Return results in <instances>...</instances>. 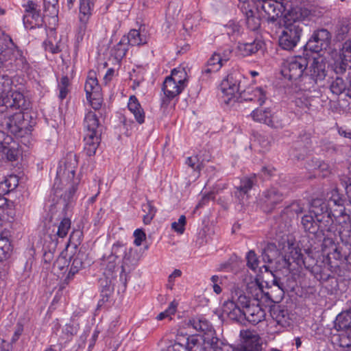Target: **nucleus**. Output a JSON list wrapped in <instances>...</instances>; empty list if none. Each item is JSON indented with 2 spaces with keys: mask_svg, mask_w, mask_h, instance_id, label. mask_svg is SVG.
<instances>
[{
  "mask_svg": "<svg viewBox=\"0 0 351 351\" xmlns=\"http://www.w3.org/2000/svg\"><path fill=\"white\" fill-rule=\"evenodd\" d=\"M24 9L23 22L26 29L42 27L44 23L40 5L35 0H28L22 4Z\"/></svg>",
  "mask_w": 351,
  "mask_h": 351,
  "instance_id": "13",
  "label": "nucleus"
},
{
  "mask_svg": "<svg viewBox=\"0 0 351 351\" xmlns=\"http://www.w3.org/2000/svg\"><path fill=\"white\" fill-rule=\"evenodd\" d=\"M186 217L181 215L178 221H174L171 223V228L179 234H183L185 230Z\"/></svg>",
  "mask_w": 351,
  "mask_h": 351,
  "instance_id": "60",
  "label": "nucleus"
},
{
  "mask_svg": "<svg viewBox=\"0 0 351 351\" xmlns=\"http://www.w3.org/2000/svg\"><path fill=\"white\" fill-rule=\"evenodd\" d=\"M285 26L279 37V45L285 50L293 49L300 39L303 18L300 8L291 10L286 16Z\"/></svg>",
  "mask_w": 351,
  "mask_h": 351,
  "instance_id": "4",
  "label": "nucleus"
},
{
  "mask_svg": "<svg viewBox=\"0 0 351 351\" xmlns=\"http://www.w3.org/2000/svg\"><path fill=\"white\" fill-rule=\"evenodd\" d=\"M303 210L304 208L299 202H293L284 209V213L293 217L302 213Z\"/></svg>",
  "mask_w": 351,
  "mask_h": 351,
  "instance_id": "54",
  "label": "nucleus"
},
{
  "mask_svg": "<svg viewBox=\"0 0 351 351\" xmlns=\"http://www.w3.org/2000/svg\"><path fill=\"white\" fill-rule=\"evenodd\" d=\"M58 0H43L44 10L45 12H49L51 16L58 15L57 5Z\"/></svg>",
  "mask_w": 351,
  "mask_h": 351,
  "instance_id": "57",
  "label": "nucleus"
},
{
  "mask_svg": "<svg viewBox=\"0 0 351 351\" xmlns=\"http://www.w3.org/2000/svg\"><path fill=\"white\" fill-rule=\"evenodd\" d=\"M335 328L339 334L333 336L334 343L339 347L351 346V311L342 312L337 316Z\"/></svg>",
  "mask_w": 351,
  "mask_h": 351,
  "instance_id": "11",
  "label": "nucleus"
},
{
  "mask_svg": "<svg viewBox=\"0 0 351 351\" xmlns=\"http://www.w3.org/2000/svg\"><path fill=\"white\" fill-rule=\"evenodd\" d=\"M79 22H88L94 9V1L80 0Z\"/></svg>",
  "mask_w": 351,
  "mask_h": 351,
  "instance_id": "33",
  "label": "nucleus"
},
{
  "mask_svg": "<svg viewBox=\"0 0 351 351\" xmlns=\"http://www.w3.org/2000/svg\"><path fill=\"white\" fill-rule=\"evenodd\" d=\"M100 90L96 73L94 71H90L84 84L86 99H90L93 96H99Z\"/></svg>",
  "mask_w": 351,
  "mask_h": 351,
  "instance_id": "28",
  "label": "nucleus"
},
{
  "mask_svg": "<svg viewBox=\"0 0 351 351\" xmlns=\"http://www.w3.org/2000/svg\"><path fill=\"white\" fill-rule=\"evenodd\" d=\"M0 152L9 161H16L21 154L19 144L11 136H6L0 142Z\"/></svg>",
  "mask_w": 351,
  "mask_h": 351,
  "instance_id": "21",
  "label": "nucleus"
},
{
  "mask_svg": "<svg viewBox=\"0 0 351 351\" xmlns=\"http://www.w3.org/2000/svg\"><path fill=\"white\" fill-rule=\"evenodd\" d=\"M248 351H261V339L256 332L250 330H242L240 333Z\"/></svg>",
  "mask_w": 351,
  "mask_h": 351,
  "instance_id": "26",
  "label": "nucleus"
},
{
  "mask_svg": "<svg viewBox=\"0 0 351 351\" xmlns=\"http://www.w3.org/2000/svg\"><path fill=\"white\" fill-rule=\"evenodd\" d=\"M265 316V311L258 305V302L256 304L251 303L246 308L242 310L239 322L246 319L253 324H256L263 320Z\"/></svg>",
  "mask_w": 351,
  "mask_h": 351,
  "instance_id": "22",
  "label": "nucleus"
},
{
  "mask_svg": "<svg viewBox=\"0 0 351 351\" xmlns=\"http://www.w3.org/2000/svg\"><path fill=\"white\" fill-rule=\"evenodd\" d=\"M280 255V251L274 243H269L263 248L262 258L265 263H271L276 261Z\"/></svg>",
  "mask_w": 351,
  "mask_h": 351,
  "instance_id": "35",
  "label": "nucleus"
},
{
  "mask_svg": "<svg viewBox=\"0 0 351 351\" xmlns=\"http://www.w3.org/2000/svg\"><path fill=\"white\" fill-rule=\"evenodd\" d=\"M83 233L80 230H74L70 234L69 243L73 244L75 246L80 245L82 242Z\"/></svg>",
  "mask_w": 351,
  "mask_h": 351,
  "instance_id": "64",
  "label": "nucleus"
},
{
  "mask_svg": "<svg viewBox=\"0 0 351 351\" xmlns=\"http://www.w3.org/2000/svg\"><path fill=\"white\" fill-rule=\"evenodd\" d=\"M243 12L245 14L246 24L247 27L252 31L258 29L261 25V20L258 16L255 15V12L252 9H247L244 8Z\"/></svg>",
  "mask_w": 351,
  "mask_h": 351,
  "instance_id": "40",
  "label": "nucleus"
},
{
  "mask_svg": "<svg viewBox=\"0 0 351 351\" xmlns=\"http://www.w3.org/2000/svg\"><path fill=\"white\" fill-rule=\"evenodd\" d=\"M246 259L247 267L252 270L256 271L258 267L259 261L254 251L250 250L247 254Z\"/></svg>",
  "mask_w": 351,
  "mask_h": 351,
  "instance_id": "58",
  "label": "nucleus"
},
{
  "mask_svg": "<svg viewBox=\"0 0 351 351\" xmlns=\"http://www.w3.org/2000/svg\"><path fill=\"white\" fill-rule=\"evenodd\" d=\"M256 176L253 174L250 177H245L240 181V184L235 187V197L241 203H243L244 199L248 198V192L256 184Z\"/></svg>",
  "mask_w": 351,
  "mask_h": 351,
  "instance_id": "24",
  "label": "nucleus"
},
{
  "mask_svg": "<svg viewBox=\"0 0 351 351\" xmlns=\"http://www.w3.org/2000/svg\"><path fill=\"white\" fill-rule=\"evenodd\" d=\"M311 143L309 134L304 133L302 136L300 135L289 151L290 158L295 160H304L308 154Z\"/></svg>",
  "mask_w": 351,
  "mask_h": 351,
  "instance_id": "17",
  "label": "nucleus"
},
{
  "mask_svg": "<svg viewBox=\"0 0 351 351\" xmlns=\"http://www.w3.org/2000/svg\"><path fill=\"white\" fill-rule=\"evenodd\" d=\"M184 89L183 85H180L172 80L171 77H167L163 82L162 90L164 93V97L162 99L161 105L167 106L170 101L180 95Z\"/></svg>",
  "mask_w": 351,
  "mask_h": 351,
  "instance_id": "20",
  "label": "nucleus"
},
{
  "mask_svg": "<svg viewBox=\"0 0 351 351\" xmlns=\"http://www.w3.org/2000/svg\"><path fill=\"white\" fill-rule=\"evenodd\" d=\"M302 225L305 232L316 234L318 232L322 233L324 237L328 232L336 230V225L330 214L324 215H305L302 217Z\"/></svg>",
  "mask_w": 351,
  "mask_h": 351,
  "instance_id": "9",
  "label": "nucleus"
},
{
  "mask_svg": "<svg viewBox=\"0 0 351 351\" xmlns=\"http://www.w3.org/2000/svg\"><path fill=\"white\" fill-rule=\"evenodd\" d=\"M176 308L177 303L175 301L171 302L169 304V307L165 311L161 312L158 315L157 319L158 320H162L165 318L173 315L176 311Z\"/></svg>",
  "mask_w": 351,
  "mask_h": 351,
  "instance_id": "61",
  "label": "nucleus"
},
{
  "mask_svg": "<svg viewBox=\"0 0 351 351\" xmlns=\"http://www.w3.org/2000/svg\"><path fill=\"white\" fill-rule=\"evenodd\" d=\"M319 262L320 261L315 260L310 254H306L304 258V265H302V267H304L312 273L314 268L319 265Z\"/></svg>",
  "mask_w": 351,
  "mask_h": 351,
  "instance_id": "59",
  "label": "nucleus"
},
{
  "mask_svg": "<svg viewBox=\"0 0 351 351\" xmlns=\"http://www.w3.org/2000/svg\"><path fill=\"white\" fill-rule=\"evenodd\" d=\"M322 251L329 261H346L351 265V225L346 223L324 237Z\"/></svg>",
  "mask_w": 351,
  "mask_h": 351,
  "instance_id": "2",
  "label": "nucleus"
},
{
  "mask_svg": "<svg viewBox=\"0 0 351 351\" xmlns=\"http://www.w3.org/2000/svg\"><path fill=\"white\" fill-rule=\"evenodd\" d=\"M270 314L278 324L282 326H286L289 324V315L285 306L274 305L270 309Z\"/></svg>",
  "mask_w": 351,
  "mask_h": 351,
  "instance_id": "29",
  "label": "nucleus"
},
{
  "mask_svg": "<svg viewBox=\"0 0 351 351\" xmlns=\"http://www.w3.org/2000/svg\"><path fill=\"white\" fill-rule=\"evenodd\" d=\"M197 18L198 16H197V17H195L191 15L187 16L183 23L184 29L187 32L193 30V28L195 27H197L198 25V21L197 20Z\"/></svg>",
  "mask_w": 351,
  "mask_h": 351,
  "instance_id": "62",
  "label": "nucleus"
},
{
  "mask_svg": "<svg viewBox=\"0 0 351 351\" xmlns=\"http://www.w3.org/2000/svg\"><path fill=\"white\" fill-rule=\"evenodd\" d=\"M78 160L75 154L69 152L60 162L57 170L53 190L54 194L60 197L58 204L66 208L74 197L80 180L75 178Z\"/></svg>",
  "mask_w": 351,
  "mask_h": 351,
  "instance_id": "1",
  "label": "nucleus"
},
{
  "mask_svg": "<svg viewBox=\"0 0 351 351\" xmlns=\"http://www.w3.org/2000/svg\"><path fill=\"white\" fill-rule=\"evenodd\" d=\"M267 99L265 91L261 87L248 88L241 92L239 101H249L256 102L262 106Z\"/></svg>",
  "mask_w": 351,
  "mask_h": 351,
  "instance_id": "23",
  "label": "nucleus"
},
{
  "mask_svg": "<svg viewBox=\"0 0 351 351\" xmlns=\"http://www.w3.org/2000/svg\"><path fill=\"white\" fill-rule=\"evenodd\" d=\"M83 125L85 132L84 151L87 156H91L95 154L99 145L101 126L97 115L92 111L86 114Z\"/></svg>",
  "mask_w": 351,
  "mask_h": 351,
  "instance_id": "6",
  "label": "nucleus"
},
{
  "mask_svg": "<svg viewBox=\"0 0 351 351\" xmlns=\"http://www.w3.org/2000/svg\"><path fill=\"white\" fill-rule=\"evenodd\" d=\"M312 274L317 280L321 282L328 280L331 276V271L328 266L322 261L319 262V265L314 268Z\"/></svg>",
  "mask_w": 351,
  "mask_h": 351,
  "instance_id": "36",
  "label": "nucleus"
},
{
  "mask_svg": "<svg viewBox=\"0 0 351 351\" xmlns=\"http://www.w3.org/2000/svg\"><path fill=\"white\" fill-rule=\"evenodd\" d=\"M286 123L285 116L281 114H272L271 113L269 120L267 121L268 126L275 129H282L286 125Z\"/></svg>",
  "mask_w": 351,
  "mask_h": 351,
  "instance_id": "48",
  "label": "nucleus"
},
{
  "mask_svg": "<svg viewBox=\"0 0 351 351\" xmlns=\"http://www.w3.org/2000/svg\"><path fill=\"white\" fill-rule=\"evenodd\" d=\"M12 80L8 70H4L3 63L0 61V106L6 108H25V100L22 93L12 91Z\"/></svg>",
  "mask_w": 351,
  "mask_h": 351,
  "instance_id": "5",
  "label": "nucleus"
},
{
  "mask_svg": "<svg viewBox=\"0 0 351 351\" xmlns=\"http://www.w3.org/2000/svg\"><path fill=\"white\" fill-rule=\"evenodd\" d=\"M289 254L286 256V259L287 260L289 265L295 263L299 267H302L305 256L301 253V250L292 247H289Z\"/></svg>",
  "mask_w": 351,
  "mask_h": 351,
  "instance_id": "38",
  "label": "nucleus"
},
{
  "mask_svg": "<svg viewBox=\"0 0 351 351\" xmlns=\"http://www.w3.org/2000/svg\"><path fill=\"white\" fill-rule=\"evenodd\" d=\"M132 247H128L125 244L118 241L113 244L109 254H104L100 259L99 265L104 274L109 278L114 272L117 265L121 262V278L123 274L131 269L134 265Z\"/></svg>",
  "mask_w": 351,
  "mask_h": 351,
  "instance_id": "3",
  "label": "nucleus"
},
{
  "mask_svg": "<svg viewBox=\"0 0 351 351\" xmlns=\"http://www.w3.org/2000/svg\"><path fill=\"white\" fill-rule=\"evenodd\" d=\"M187 73L184 67H178L171 71V77L173 81L176 82L180 85H183L185 88L187 83Z\"/></svg>",
  "mask_w": 351,
  "mask_h": 351,
  "instance_id": "43",
  "label": "nucleus"
},
{
  "mask_svg": "<svg viewBox=\"0 0 351 351\" xmlns=\"http://www.w3.org/2000/svg\"><path fill=\"white\" fill-rule=\"evenodd\" d=\"M5 125L8 130L15 136H22L23 130H25L27 123L24 119L21 112H16L5 119Z\"/></svg>",
  "mask_w": 351,
  "mask_h": 351,
  "instance_id": "18",
  "label": "nucleus"
},
{
  "mask_svg": "<svg viewBox=\"0 0 351 351\" xmlns=\"http://www.w3.org/2000/svg\"><path fill=\"white\" fill-rule=\"evenodd\" d=\"M71 221L67 217L63 218L58 226L56 234L60 238H64L71 228Z\"/></svg>",
  "mask_w": 351,
  "mask_h": 351,
  "instance_id": "55",
  "label": "nucleus"
},
{
  "mask_svg": "<svg viewBox=\"0 0 351 351\" xmlns=\"http://www.w3.org/2000/svg\"><path fill=\"white\" fill-rule=\"evenodd\" d=\"M129 45L122 37L120 41L111 50L112 55L117 60H121L126 54Z\"/></svg>",
  "mask_w": 351,
  "mask_h": 351,
  "instance_id": "47",
  "label": "nucleus"
},
{
  "mask_svg": "<svg viewBox=\"0 0 351 351\" xmlns=\"http://www.w3.org/2000/svg\"><path fill=\"white\" fill-rule=\"evenodd\" d=\"M351 62V40H346L342 45L338 58L334 62V71L338 73H343Z\"/></svg>",
  "mask_w": 351,
  "mask_h": 351,
  "instance_id": "19",
  "label": "nucleus"
},
{
  "mask_svg": "<svg viewBox=\"0 0 351 351\" xmlns=\"http://www.w3.org/2000/svg\"><path fill=\"white\" fill-rule=\"evenodd\" d=\"M348 83L341 77H337L332 81L330 85V89L332 94L339 95L343 93L346 94Z\"/></svg>",
  "mask_w": 351,
  "mask_h": 351,
  "instance_id": "46",
  "label": "nucleus"
},
{
  "mask_svg": "<svg viewBox=\"0 0 351 351\" xmlns=\"http://www.w3.org/2000/svg\"><path fill=\"white\" fill-rule=\"evenodd\" d=\"M202 340L204 343V351H218L220 350L219 346V339L215 336V330L204 334Z\"/></svg>",
  "mask_w": 351,
  "mask_h": 351,
  "instance_id": "32",
  "label": "nucleus"
},
{
  "mask_svg": "<svg viewBox=\"0 0 351 351\" xmlns=\"http://www.w3.org/2000/svg\"><path fill=\"white\" fill-rule=\"evenodd\" d=\"M271 111L269 110H262L256 108L251 113L252 119L256 122L263 123L267 125V121L269 120Z\"/></svg>",
  "mask_w": 351,
  "mask_h": 351,
  "instance_id": "50",
  "label": "nucleus"
},
{
  "mask_svg": "<svg viewBox=\"0 0 351 351\" xmlns=\"http://www.w3.org/2000/svg\"><path fill=\"white\" fill-rule=\"evenodd\" d=\"M326 76V62L323 58H314L307 67L302 84V90H311L316 84L322 82Z\"/></svg>",
  "mask_w": 351,
  "mask_h": 351,
  "instance_id": "10",
  "label": "nucleus"
},
{
  "mask_svg": "<svg viewBox=\"0 0 351 351\" xmlns=\"http://www.w3.org/2000/svg\"><path fill=\"white\" fill-rule=\"evenodd\" d=\"M12 250L10 240L0 234V262L8 259L12 253Z\"/></svg>",
  "mask_w": 351,
  "mask_h": 351,
  "instance_id": "39",
  "label": "nucleus"
},
{
  "mask_svg": "<svg viewBox=\"0 0 351 351\" xmlns=\"http://www.w3.org/2000/svg\"><path fill=\"white\" fill-rule=\"evenodd\" d=\"M242 75L238 71H234L227 75L220 84V89L225 99V102L228 104L232 100L239 101L241 92V83L243 80Z\"/></svg>",
  "mask_w": 351,
  "mask_h": 351,
  "instance_id": "12",
  "label": "nucleus"
},
{
  "mask_svg": "<svg viewBox=\"0 0 351 351\" xmlns=\"http://www.w3.org/2000/svg\"><path fill=\"white\" fill-rule=\"evenodd\" d=\"M247 290L254 300L257 302L259 298L262 296L263 289L257 282H252L247 285Z\"/></svg>",
  "mask_w": 351,
  "mask_h": 351,
  "instance_id": "51",
  "label": "nucleus"
},
{
  "mask_svg": "<svg viewBox=\"0 0 351 351\" xmlns=\"http://www.w3.org/2000/svg\"><path fill=\"white\" fill-rule=\"evenodd\" d=\"M262 10L268 21L274 22L280 17L285 8L279 0H261L259 1Z\"/></svg>",
  "mask_w": 351,
  "mask_h": 351,
  "instance_id": "16",
  "label": "nucleus"
},
{
  "mask_svg": "<svg viewBox=\"0 0 351 351\" xmlns=\"http://www.w3.org/2000/svg\"><path fill=\"white\" fill-rule=\"evenodd\" d=\"M251 303L250 296L246 295L245 293L239 288L234 289L231 291L230 298L223 305V313L230 319L240 322L242 310L246 308Z\"/></svg>",
  "mask_w": 351,
  "mask_h": 351,
  "instance_id": "7",
  "label": "nucleus"
},
{
  "mask_svg": "<svg viewBox=\"0 0 351 351\" xmlns=\"http://www.w3.org/2000/svg\"><path fill=\"white\" fill-rule=\"evenodd\" d=\"M241 26L233 21H230L225 26L224 31L230 36L236 38L241 34Z\"/></svg>",
  "mask_w": 351,
  "mask_h": 351,
  "instance_id": "52",
  "label": "nucleus"
},
{
  "mask_svg": "<svg viewBox=\"0 0 351 351\" xmlns=\"http://www.w3.org/2000/svg\"><path fill=\"white\" fill-rule=\"evenodd\" d=\"M190 324L197 331L203 332L204 334L211 332L213 331V328L210 322L205 318H193L190 320Z\"/></svg>",
  "mask_w": 351,
  "mask_h": 351,
  "instance_id": "37",
  "label": "nucleus"
},
{
  "mask_svg": "<svg viewBox=\"0 0 351 351\" xmlns=\"http://www.w3.org/2000/svg\"><path fill=\"white\" fill-rule=\"evenodd\" d=\"M283 199L284 193L278 187L271 186L263 192L260 202L266 212H271Z\"/></svg>",
  "mask_w": 351,
  "mask_h": 351,
  "instance_id": "15",
  "label": "nucleus"
},
{
  "mask_svg": "<svg viewBox=\"0 0 351 351\" xmlns=\"http://www.w3.org/2000/svg\"><path fill=\"white\" fill-rule=\"evenodd\" d=\"M263 47V42L258 39H254L252 42L239 43L237 49L242 56H252L258 52Z\"/></svg>",
  "mask_w": 351,
  "mask_h": 351,
  "instance_id": "30",
  "label": "nucleus"
},
{
  "mask_svg": "<svg viewBox=\"0 0 351 351\" xmlns=\"http://www.w3.org/2000/svg\"><path fill=\"white\" fill-rule=\"evenodd\" d=\"M228 60V57H222L219 52L214 53L207 61L206 64L202 69V73L208 74L219 71L223 64Z\"/></svg>",
  "mask_w": 351,
  "mask_h": 351,
  "instance_id": "27",
  "label": "nucleus"
},
{
  "mask_svg": "<svg viewBox=\"0 0 351 351\" xmlns=\"http://www.w3.org/2000/svg\"><path fill=\"white\" fill-rule=\"evenodd\" d=\"M129 110L133 114L136 122L142 124L145 121V112L134 95L130 97L128 104Z\"/></svg>",
  "mask_w": 351,
  "mask_h": 351,
  "instance_id": "31",
  "label": "nucleus"
},
{
  "mask_svg": "<svg viewBox=\"0 0 351 351\" xmlns=\"http://www.w3.org/2000/svg\"><path fill=\"white\" fill-rule=\"evenodd\" d=\"M330 196L328 197V206H342L343 204V199L340 196V194L339 193V191L337 189H333L330 192Z\"/></svg>",
  "mask_w": 351,
  "mask_h": 351,
  "instance_id": "56",
  "label": "nucleus"
},
{
  "mask_svg": "<svg viewBox=\"0 0 351 351\" xmlns=\"http://www.w3.org/2000/svg\"><path fill=\"white\" fill-rule=\"evenodd\" d=\"M331 41V34L326 29L315 31L306 43V49L313 52L319 53L329 47Z\"/></svg>",
  "mask_w": 351,
  "mask_h": 351,
  "instance_id": "14",
  "label": "nucleus"
},
{
  "mask_svg": "<svg viewBox=\"0 0 351 351\" xmlns=\"http://www.w3.org/2000/svg\"><path fill=\"white\" fill-rule=\"evenodd\" d=\"M69 79L68 76H62L58 82V88L59 90L58 97L60 100L65 99L69 93Z\"/></svg>",
  "mask_w": 351,
  "mask_h": 351,
  "instance_id": "53",
  "label": "nucleus"
},
{
  "mask_svg": "<svg viewBox=\"0 0 351 351\" xmlns=\"http://www.w3.org/2000/svg\"><path fill=\"white\" fill-rule=\"evenodd\" d=\"M182 340L184 342L186 351H204L202 346L196 337H182Z\"/></svg>",
  "mask_w": 351,
  "mask_h": 351,
  "instance_id": "49",
  "label": "nucleus"
},
{
  "mask_svg": "<svg viewBox=\"0 0 351 351\" xmlns=\"http://www.w3.org/2000/svg\"><path fill=\"white\" fill-rule=\"evenodd\" d=\"M308 65V59L304 56H294L285 60L282 64V76L294 82L302 90V79Z\"/></svg>",
  "mask_w": 351,
  "mask_h": 351,
  "instance_id": "8",
  "label": "nucleus"
},
{
  "mask_svg": "<svg viewBox=\"0 0 351 351\" xmlns=\"http://www.w3.org/2000/svg\"><path fill=\"white\" fill-rule=\"evenodd\" d=\"M19 177L16 175H10L0 182V188L4 193H8L14 190L19 185Z\"/></svg>",
  "mask_w": 351,
  "mask_h": 351,
  "instance_id": "44",
  "label": "nucleus"
},
{
  "mask_svg": "<svg viewBox=\"0 0 351 351\" xmlns=\"http://www.w3.org/2000/svg\"><path fill=\"white\" fill-rule=\"evenodd\" d=\"M310 213H313L315 216L330 214L328 212V204L322 199H315L312 200Z\"/></svg>",
  "mask_w": 351,
  "mask_h": 351,
  "instance_id": "42",
  "label": "nucleus"
},
{
  "mask_svg": "<svg viewBox=\"0 0 351 351\" xmlns=\"http://www.w3.org/2000/svg\"><path fill=\"white\" fill-rule=\"evenodd\" d=\"M142 210L145 213L143 215L144 223L149 224L156 213V208L154 206L152 201L147 200L142 205Z\"/></svg>",
  "mask_w": 351,
  "mask_h": 351,
  "instance_id": "45",
  "label": "nucleus"
},
{
  "mask_svg": "<svg viewBox=\"0 0 351 351\" xmlns=\"http://www.w3.org/2000/svg\"><path fill=\"white\" fill-rule=\"evenodd\" d=\"M350 31L348 25L341 24L337 27L336 30V38L337 40L341 41L346 38L347 34Z\"/></svg>",
  "mask_w": 351,
  "mask_h": 351,
  "instance_id": "63",
  "label": "nucleus"
},
{
  "mask_svg": "<svg viewBox=\"0 0 351 351\" xmlns=\"http://www.w3.org/2000/svg\"><path fill=\"white\" fill-rule=\"evenodd\" d=\"M83 254L78 253L71 258L70 269L65 278L66 283H69L74 275L78 273V271L83 267Z\"/></svg>",
  "mask_w": 351,
  "mask_h": 351,
  "instance_id": "34",
  "label": "nucleus"
},
{
  "mask_svg": "<svg viewBox=\"0 0 351 351\" xmlns=\"http://www.w3.org/2000/svg\"><path fill=\"white\" fill-rule=\"evenodd\" d=\"M129 46H141L147 43L149 36L145 32V29H131L127 35L123 36Z\"/></svg>",
  "mask_w": 351,
  "mask_h": 351,
  "instance_id": "25",
  "label": "nucleus"
},
{
  "mask_svg": "<svg viewBox=\"0 0 351 351\" xmlns=\"http://www.w3.org/2000/svg\"><path fill=\"white\" fill-rule=\"evenodd\" d=\"M308 167L311 169L319 171L322 177L328 176L331 172L330 165L324 161L318 159H312L311 161L308 163Z\"/></svg>",
  "mask_w": 351,
  "mask_h": 351,
  "instance_id": "41",
  "label": "nucleus"
}]
</instances>
